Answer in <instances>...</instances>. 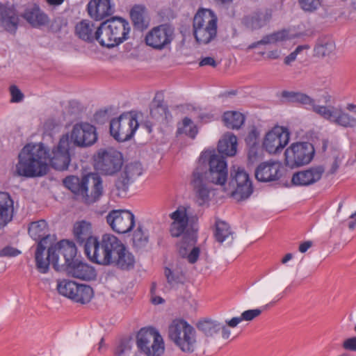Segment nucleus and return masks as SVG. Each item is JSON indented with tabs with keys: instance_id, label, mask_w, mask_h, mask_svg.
<instances>
[{
	"instance_id": "1",
	"label": "nucleus",
	"mask_w": 356,
	"mask_h": 356,
	"mask_svg": "<svg viewBox=\"0 0 356 356\" xmlns=\"http://www.w3.org/2000/svg\"><path fill=\"white\" fill-rule=\"evenodd\" d=\"M72 146L67 134L60 138L58 145L52 149L51 156L42 143L28 144L19 154L17 172L19 175L26 177L44 175L48 171L47 161L56 170H67L71 161Z\"/></svg>"
},
{
	"instance_id": "2",
	"label": "nucleus",
	"mask_w": 356,
	"mask_h": 356,
	"mask_svg": "<svg viewBox=\"0 0 356 356\" xmlns=\"http://www.w3.org/2000/svg\"><path fill=\"white\" fill-rule=\"evenodd\" d=\"M227 177V165L223 156L211 152H202L191 179L197 204L202 206L209 200L208 182L222 186Z\"/></svg>"
},
{
	"instance_id": "3",
	"label": "nucleus",
	"mask_w": 356,
	"mask_h": 356,
	"mask_svg": "<svg viewBox=\"0 0 356 356\" xmlns=\"http://www.w3.org/2000/svg\"><path fill=\"white\" fill-rule=\"evenodd\" d=\"M63 183L72 193L81 196L87 204L96 202L103 193L102 180L97 173H88L81 179L77 176H67Z\"/></svg>"
},
{
	"instance_id": "4",
	"label": "nucleus",
	"mask_w": 356,
	"mask_h": 356,
	"mask_svg": "<svg viewBox=\"0 0 356 356\" xmlns=\"http://www.w3.org/2000/svg\"><path fill=\"white\" fill-rule=\"evenodd\" d=\"M28 232L33 240L38 241L35 253L37 269L41 273H47L49 270V262L48 259L44 260V252L55 238L49 234L48 225L44 220L32 222L29 226Z\"/></svg>"
},
{
	"instance_id": "5",
	"label": "nucleus",
	"mask_w": 356,
	"mask_h": 356,
	"mask_svg": "<svg viewBox=\"0 0 356 356\" xmlns=\"http://www.w3.org/2000/svg\"><path fill=\"white\" fill-rule=\"evenodd\" d=\"M168 337L184 353H192L196 348V331L183 319L172 321L168 327Z\"/></svg>"
},
{
	"instance_id": "6",
	"label": "nucleus",
	"mask_w": 356,
	"mask_h": 356,
	"mask_svg": "<svg viewBox=\"0 0 356 356\" xmlns=\"http://www.w3.org/2000/svg\"><path fill=\"white\" fill-rule=\"evenodd\" d=\"M77 249L75 244L68 240H61L54 245H50L47 250V256L44 260H47L49 265L59 271L76 261Z\"/></svg>"
},
{
	"instance_id": "7",
	"label": "nucleus",
	"mask_w": 356,
	"mask_h": 356,
	"mask_svg": "<svg viewBox=\"0 0 356 356\" xmlns=\"http://www.w3.org/2000/svg\"><path fill=\"white\" fill-rule=\"evenodd\" d=\"M136 346L140 353L145 356H162L165 351L163 339L152 327L141 328L136 334Z\"/></svg>"
},
{
	"instance_id": "8",
	"label": "nucleus",
	"mask_w": 356,
	"mask_h": 356,
	"mask_svg": "<svg viewBox=\"0 0 356 356\" xmlns=\"http://www.w3.org/2000/svg\"><path fill=\"white\" fill-rule=\"evenodd\" d=\"M130 24H99L97 29L98 42L102 47L113 48L128 38Z\"/></svg>"
},
{
	"instance_id": "9",
	"label": "nucleus",
	"mask_w": 356,
	"mask_h": 356,
	"mask_svg": "<svg viewBox=\"0 0 356 356\" xmlns=\"http://www.w3.org/2000/svg\"><path fill=\"white\" fill-rule=\"evenodd\" d=\"M116 236L113 234H104L102 240L95 239L89 246L88 251L84 250L86 255L93 263L108 266L111 261L112 252Z\"/></svg>"
},
{
	"instance_id": "10",
	"label": "nucleus",
	"mask_w": 356,
	"mask_h": 356,
	"mask_svg": "<svg viewBox=\"0 0 356 356\" xmlns=\"http://www.w3.org/2000/svg\"><path fill=\"white\" fill-rule=\"evenodd\" d=\"M122 154L113 149H99L95 157V167L102 174L114 175L123 165Z\"/></svg>"
},
{
	"instance_id": "11",
	"label": "nucleus",
	"mask_w": 356,
	"mask_h": 356,
	"mask_svg": "<svg viewBox=\"0 0 356 356\" xmlns=\"http://www.w3.org/2000/svg\"><path fill=\"white\" fill-rule=\"evenodd\" d=\"M136 118L131 113H123L110 122L111 135L118 142L130 140L138 127Z\"/></svg>"
},
{
	"instance_id": "12",
	"label": "nucleus",
	"mask_w": 356,
	"mask_h": 356,
	"mask_svg": "<svg viewBox=\"0 0 356 356\" xmlns=\"http://www.w3.org/2000/svg\"><path fill=\"white\" fill-rule=\"evenodd\" d=\"M229 185L233 188L232 196L237 201L248 198L253 192L249 175L240 167L233 166L231 169Z\"/></svg>"
},
{
	"instance_id": "13",
	"label": "nucleus",
	"mask_w": 356,
	"mask_h": 356,
	"mask_svg": "<svg viewBox=\"0 0 356 356\" xmlns=\"http://www.w3.org/2000/svg\"><path fill=\"white\" fill-rule=\"evenodd\" d=\"M314 147L307 142L293 143L285 150V162L291 168L308 164L314 155Z\"/></svg>"
},
{
	"instance_id": "14",
	"label": "nucleus",
	"mask_w": 356,
	"mask_h": 356,
	"mask_svg": "<svg viewBox=\"0 0 356 356\" xmlns=\"http://www.w3.org/2000/svg\"><path fill=\"white\" fill-rule=\"evenodd\" d=\"M318 31L319 30L313 26H309V27L307 28L305 31H299L295 34H290L287 29H282L264 35L259 41L250 44L248 49H254L261 44H275L278 42L294 38H313L317 34V33H318Z\"/></svg>"
},
{
	"instance_id": "15",
	"label": "nucleus",
	"mask_w": 356,
	"mask_h": 356,
	"mask_svg": "<svg viewBox=\"0 0 356 356\" xmlns=\"http://www.w3.org/2000/svg\"><path fill=\"white\" fill-rule=\"evenodd\" d=\"M113 248L111 261L109 262L108 266L122 271H129L134 269L136 258L129 248L117 237Z\"/></svg>"
},
{
	"instance_id": "16",
	"label": "nucleus",
	"mask_w": 356,
	"mask_h": 356,
	"mask_svg": "<svg viewBox=\"0 0 356 356\" xmlns=\"http://www.w3.org/2000/svg\"><path fill=\"white\" fill-rule=\"evenodd\" d=\"M174 31L170 24H160L147 33L146 44L155 49H163L174 39Z\"/></svg>"
},
{
	"instance_id": "17",
	"label": "nucleus",
	"mask_w": 356,
	"mask_h": 356,
	"mask_svg": "<svg viewBox=\"0 0 356 356\" xmlns=\"http://www.w3.org/2000/svg\"><path fill=\"white\" fill-rule=\"evenodd\" d=\"M97 140L96 128L87 122L76 124L71 131V145L77 147H88L93 145Z\"/></svg>"
},
{
	"instance_id": "18",
	"label": "nucleus",
	"mask_w": 356,
	"mask_h": 356,
	"mask_svg": "<svg viewBox=\"0 0 356 356\" xmlns=\"http://www.w3.org/2000/svg\"><path fill=\"white\" fill-rule=\"evenodd\" d=\"M290 133L283 127H275L268 131L264 138L263 146L270 154L281 152L289 143Z\"/></svg>"
},
{
	"instance_id": "19",
	"label": "nucleus",
	"mask_w": 356,
	"mask_h": 356,
	"mask_svg": "<svg viewBox=\"0 0 356 356\" xmlns=\"http://www.w3.org/2000/svg\"><path fill=\"white\" fill-rule=\"evenodd\" d=\"M106 222L114 232L126 234L134 228L135 217L128 210H112L106 216Z\"/></svg>"
},
{
	"instance_id": "20",
	"label": "nucleus",
	"mask_w": 356,
	"mask_h": 356,
	"mask_svg": "<svg viewBox=\"0 0 356 356\" xmlns=\"http://www.w3.org/2000/svg\"><path fill=\"white\" fill-rule=\"evenodd\" d=\"M113 9L111 0H91L88 4V12L90 16L96 21L104 20L103 22H127L120 17H108L113 13Z\"/></svg>"
},
{
	"instance_id": "21",
	"label": "nucleus",
	"mask_w": 356,
	"mask_h": 356,
	"mask_svg": "<svg viewBox=\"0 0 356 356\" xmlns=\"http://www.w3.org/2000/svg\"><path fill=\"white\" fill-rule=\"evenodd\" d=\"M143 173L142 164L138 161L127 163L120 176L116 179L115 186L119 192H127L130 184Z\"/></svg>"
},
{
	"instance_id": "22",
	"label": "nucleus",
	"mask_w": 356,
	"mask_h": 356,
	"mask_svg": "<svg viewBox=\"0 0 356 356\" xmlns=\"http://www.w3.org/2000/svg\"><path fill=\"white\" fill-rule=\"evenodd\" d=\"M324 172L325 168L323 165L310 167L294 173L291 177V183L295 186H310L318 181Z\"/></svg>"
},
{
	"instance_id": "23",
	"label": "nucleus",
	"mask_w": 356,
	"mask_h": 356,
	"mask_svg": "<svg viewBox=\"0 0 356 356\" xmlns=\"http://www.w3.org/2000/svg\"><path fill=\"white\" fill-rule=\"evenodd\" d=\"M282 176V168L275 162H263L255 170V178L261 182L278 181Z\"/></svg>"
},
{
	"instance_id": "24",
	"label": "nucleus",
	"mask_w": 356,
	"mask_h": 356,
	"mask_svg": "<svg viewBox=\"0 0 356 356\" xmlns=\"http://www.w3.org/2000/svg\"><path fill=\"white\" fill-rule=\"evenodd\" d=\"M74 235L76 243L88 251L89 246L97 238L92 235L91 224L85 220L76 222L74 225Z\"/></svg>"
},
{
	"instance_id": "25",
	"label": "nucleus",
	"mask_w": 356,
	"mask_h": 356,
	"mask_svg": "<svg viewBox=\"0 0 356 356\" xmlns=\"http://www.w3.org/2000/svg\"><path fill=\"white\" fill-rule=\"evenodd\" d=\"M65 270L72 277L86 281L93 280L97 276L96 270L92 266L79 259Z\"/></svg>"
},
{
	"instance_id": "26",
	"label": "nucleus",
	"mask_w": 356,
	"mask_h": 356,
	"mask_svg": "<svg viewBox=\"0 0 356 356\" xmlns=\"http://www.w3.org/2000/svg\"><path fill=\"white\" fill-rule=\"evenodd\" d=\"M14 216V201L7 192H0V229L12 221Z\"/></svg>"
},
{
	"instance_id": "27",
	"label": "nucleus",
	"mask_w": 356,
	"mask_h": 356,
	"mask_svg": "<svg viewBox=\"0 0 356 356\" xmlns=\"http://www.w3.org/2000/svg\"><path fill=\"white\" fill-rule=\"evenodd\" d=\"M194 36L199 44H208L217 33V24H193Z\"/></svg>"
},
{
	"instance_id": "28",
	"label": "nucleus",
	"mask_w": 356,
	"mask_h": 356,
	"mask_svg": "<svg viewBox=\"0 0 356 356\" xmlns=\"http://www.w3.org/2000/svg\"><path fill=\"white\" fill-rule=\"evenodd\" d=\"M237 149V138L233 134L225 135L222 140H220L218 144V155L226 158L225 156H233L236 154ZM213 153H217L215 151H211ZM227 163V161H225Z\"/></svg>"
},
{
	"instance_id": "29",
	"label": "nucleus",
	"mask_w": 356,
	"mask_h": 356,
	"mask_svg": "<svg viewBox=\"0 0 356 356\" xmlns=\"http://www.w3.org/2000/svg\"><path fill=\"white\" fill-rule=\"evenodd\" d=\"M346 109L353 113L354 115H350L341 108H338L336 118L334 119V124L346 128L356 127V105L348 104Z\"/></svg>"
},
{
	"instance_id": "30",
	"label": "nucleus",
	"mask_w": 356,
	"mask_h": 356,
	"mask_svg": "<svg viewBox=\"0 0 356 356\" xmlns=\"http://www.w3.org/2000/svg\"><path fill=\"white\" fill-rule=\"evenodd\" d=\"M335 49V43L332 38L327 35L318 37L314 48V54L318 57L329 56Z\"/></svg>"
},
{
	"instance_id": "31",
	"label": "nucleus",
	"mask_w": 356,
	"mask_h": 356,
	"mask_svg": "<svg viewBox=\"0 0 356 356\" xmlns=\"http://www.w3.org/2000/svg\"><path fill=\"white\" fill-rule=\"evenodd\" d=\"M96 24H76L75 26V33L81 40L91 43L95 40L99 41V37L97 34L98 26Z\"/></svg>"
},
{
	"instance_id": "32",
	"label": "nucleus",
	"mask_w": 356,
	"mask_h": 356,
	"mask_svg": "<svg viewBox=\"0 0 356 356\" xmlns=\"http://www.w3.org/2000/svg\"><path fill=\"white\" fill-rule=\"evenodd\" d=\"M282 97L289 102L300 104L307 109H309L310 105H312L314 102L313 98L300 92L284 90L282 92Z\"/></svg>"
},
{
	"instance_id": "33",
	"label": "nucleus",
	"mask_w": 356,
	"mask_h": 356,
	"mask_svg": "<svg viewBox=\"0 0 356 356\" xmlns=\"http://www.w3.org/2000/svg\"><path fill=\"white\" fill-rule=\"evenodd\" d=\"M93 294V289L91 286L77 283L76 289H74L71 300L76 302L86 304L90 301Z\"/></svg>"
},
{
	"instance_id": "34",
	"label": "nucleus",
	"mask_w": 356,
	"mask_h": 356,
	"mask_svg": "<svg viewBox=\"0 0 356 356\" xmlns=\"http://www.w3.org/2000/svg\"><path fill=\"white\" fill-rule=\"evenodd\" d=\"M197 329L207 337H213L222 328V323L210 318L200 320L197 323Z\"/></svg>"
},
{
	"instance_id": "35",
	"label": "nucleus",
	"mask_w": 356,
	"mask_h": 356,
	"mask_svg": "<svg viewBox=\"0 0 356 356\" xmlns=\"http://www.w3.org/2000/svg\"><path fill=\"white\" fill-rule=\"evenodd\" d=\"M245 120V115L238 111H227L223 115L225 125L228 129H240L244 124Z\"/></svg>"
},
{
	"instance_id": "36",
	"label": "nucleus",
	"mask_w": 356,
	"mask_h": 356,
	"mask_svg": "<svg viewBox=\"0 0 356 356\" xmlns=\"http://www.w3.org/2000/svg\"><path fill=\"white\" fill-rule=\"evenodd\" d=\"M167 113H168V108L164 103L163 94L157 92L152 102L150 115L153 118H158L166 116Z\"/></svg>"
},
{
	"instance_id": "37",
	"label": "nucleus",
	"mask_w": 356,
	"mask_h": 356,
	"mask_svg": "<svg viewBox=\"0 0 356 356\" xmlns=\"http://www.w3.org/2000/svg\"><path fill=\"white\" fill-rule=\"evenodd\" d=\"M22 16L27 22H47L48 19L47 16L37 5L28 7Z\"/></svg>"
},
{
	"instance_id": "38",
	"label": "nucleus",
	"mask_w": 356,
	"mask_h": 356,
	"mask_svg": "<svg viewBox=\"0 0 356 356\" xmlns=\"http://www.w3.org/2000/svg\"><path fill=\"white\" fill-rule=\"evenodd\" d=\"M134 346V341L131 337L120 339L113 348L114 356H129Z\"/></svg>"
},
{
	"instance_id": "39",
	"label": "nucleus",
	"mask_w": 356,
	"mask_h": 356,
	"mask_svg": "<svg viewBox=\"0 0 356 356\" xmlns=\"http://www.w3.org/2000/svg\"><path fill=\"white\" fill-rule=\"evenodd\" d=\"M215 225L214 237L216 241L222 243L229 237L233 239V233L231 231L230 226L226 222L217 220Z\"/></svg>"
},
{
	"instance_id": "40",
	"label": "nucleus",
	"mask_w": 356,
	"mask_h": 356,
	"mask_svg": "<svg viewBox=\"0 0 356 356\" xmlns=\"http://www.w3.org/2000/svg\"><path fill=\"white\" fill-rule=\"evenodd\" d=\"M262 312L261 309H248L243 312L241 316L234 317L230 320L226 321V324L230 327H235L242 321H250L259 316Z\"/></svg>"
},
{
	"instance_id": "41",
	"label": "nucleus",
	"mask_w": 356,
	"mask_h": 356,
	"mask_svg": "<svg viewBox=\"0 0 356 356\" xmlns=\"http://www.w3.org/2000/svg\"><path fill=\"white\" fill-rule=\"evenodd\" d=\"M337 109L338 108L334 107L329 108L325 106L316 105L314 99L312 105H310L309 108V110H312L316 113L332 123H334Z\"/></svg>"
},
{
	"instance_id": "42",
	"label": "nucleus",
	"mask_w": 356,
	"mask_h": 356,
	"mask_svg": "<svg viewBox=\"0 0 356 356\" xmlns=\"http://www.w3.org/2000/svg\"><path fill=\"white\" fill-rule=\"evenodd\" d=\"M133 246L136 249H141L145 248L149 241L148 232L144 231L142 226L138 225L137 229L134 232Z\"/></svg>"
},
{
	"instance_id": "43",
	"label": "nucleus",
	"mask_w": 356,
	"mask_h": 356,
	"mask_svg": "<svg viewBox=\"0 0 356 356\" xmlns=\"http://www.w3.org/2000/svg\"><path fill=\"white\" fill-rule=\"evenodd\" d=\"M129 15L132 22H145L149 20L147 9L144 5H134Z\"/></svg>"
},
{
	"instance_id": "44",
	"label": "nucleus",
	"mask_w": 356,
	"mask_h": 356,
	"mask_svg": "<svg viewBox=\"0 0 356 356\" xmlns=\"http://www.w3.org/2000/svg\"><path fill=\"white\" fill-rule=\"evenodd\" d=\"M75 287H77V283L72 280L63 279L57 282L56 289L59 294L70 299H72Z\"/></svg>"
},
{
	"instance_id": "45",
	"label": "nucleus",
	"mask_w": 356,
	"mask_h": 356,
	"mask_svg": "<svg viewBox=\"0 0 356 356\" xmlns=\"http://www.w3.org/2000/svg\"><path fill=\"white\" fill-rule=\"evenodd\" d=\"M218 18L213 10L200 8L193 18V22H217Z\"/></svg>"
},
{
	"instance_id": "46",
	"label": "nucleus",
	"mask_w": 356,
	"mask_h": 356,
	"mask_svg": "<svg viewBox=\"0 0 356 356\" xmlns=\"http://www.w3.org/2000/svg\"><path fill=\"white\" fill-rule=\"evenodd\" d=\"M188 207L179 206L176 211L170 214L172 222L188 225Z\"/></svg>"
},
{
	"instance_id": "47",
	"label": "nucleus",
	"mask_w": 356,
	"mask_h": 356,
	"mask_svg": "<svg viewBox=\"0 0 356 356\" xmlns=\"http://www.w3.org/2000/svg\"><path fill=\"white\" fill-rule=\"evenodd\" d=\"M197 233L192 232H186L183 234L181 246L179 250L180 254L184 257L187 254L186 246H193L197 242Z\"/></svg>"
},
{
	"instance_id": "48",
	"label": "nucleus",
	"mask_w": 356,
	"mask_h": 356,
	"mask_svg": "<svg viewBox=\"0 0 356 356\" xmlns=\"http://www.w3.org/2000/svg\"><path fill=\"white\" fill-rule=\"evenodd\" d=\"M182 128H178V133H184L188 137L195 138L197 134V129L193 121L189 118L185 117L182 120Z\"/></svg>"
},
{
	"instance_id": "49",
	"label": "nucleus",
	"mask_w": 356,
	"mask_h": 356,
	"mask_svg": "<svg viewBox=\"0 0 356 356\" xmlns=\"http://www.w3.org/2000/svg\"><path fill=\"white\" fill-rule=\"evenodd\" d=\"M15 11L0 2V22H15Z\"/></svg>"
},
{
	"instance_id": "50",
	"label": "nucleus",
	"mask_w": 356,
	"mask_h": 356,
	"mask_svg": "<svg viewBox=\"0 0 356 356\" xmlns=\"http://www.w3.org/2000/svg\"><path fill=\"white\" fill-rule=\"evenodd\" d=\"M298 3L304 10L312 12L320 6L321 0H298Z\"/></svg>"
},
{
	"instance_id": "51",
	"label": "nucleus",
	"mask_w": 356,
	"mask_h": 356,
	"mask_svg": "<svg viewBox=\"0 0 356 356\" xmlns=\"http://www.w3.org/2000/svg\"><path fill=\"white\" fill-rule=\"evenodd\" d=\"M188 225L172 222L170 227V232L172 237H179L185 233Z\"/></svg>"
},
{
	"instance_id": "52",
	"label": "nucleus",
	"mask_w": 356,
	"mask_h": 356,
	"mask_svg": "<svg viewBox=\"0 0 356 356\" xmlns=\"http://www.w3.org/2000/svg\"><path fill=\"white\" fill-rule=\"evenodd\" d=\"M258 137L259 132L257 131V129L254 127L248 133L246 136L245 140L247 145L252 146V145H259L258 143Z\"/></svg>"
},
{
	"instance_id": "53",
	"label": "nucleus",
	"mask_w": 356,
	"mask_h": 356,
	"mask_svg": "<svg viewBox=\"0 0 356 356\" xmlns=\"http://www.w3.org/2000/svg\"><path fill=\"white\" fill-rule=\"evenodd\" d=\"M164 273L170 285L173 286L181 282L180 276L174 273L169 268H165Z\"/></svg>"
},
{
	"instance_id": "54",
	"label": "nucleus",
	"mask_w": 356,
	"mask_h": 356,
	"mask_svg": "<svg viewBox=\"0 0 356 356\" xmlns=\"http://www.w3.org/2000/svg\"><path fill=\"white\" fill-rule=\"evenodd\" d=\"M10 92L11 95V102L18 103L23 100L24 94L17 88V86L13 85L10 87Z\"/></svg>"
},
{
	"instance_id": "55",
	"label": "nucleus",
	"mask_w": 356,
	"mask_h": 356,
	"mask_svg": "<svg viewBox=\"0 0 356 356\" xmlns=\"http://www.w3.org/2000/svg\"><path fill=\"white\" fill-rule=\"evenodd\" d=\"M109 115L108 109H101L97 111L94 115L95 121L98 123L103 124L108 120Z\"/></svg>"
},
{
	"instance_id": "56",
	"label": "nucleus",
	"mask_w": 356,
	"mask_h": 356,
	"mask_svg": "<svg viewBox=\"0 0 356 356\" xmlns=\"http://www.w3.org/2000/svg\"><path fill=\"white\" fill-rule=\"evenodd\" d=\"M248 159L250 163H254L259 159V145H252L248 147Z\"/></svg>"
},
{
	"instance_id": "57",
	"label": "nucleus",
	"mask_w": 356,
	"mask_h": 356,
	"mask_svg": "<svg viewBox=\"0 0 356 356\" xmlns=\"http://www.w3.org/2000/svg\"><path fill=\"white\" fill-rule=\"evenodd\" d=\"M272 13L270 10H264L259 11L255 15V20L257 22H265L271 19Z\"/></svg>"
},
{
	"instance_id": "58",
	"label": "nucleus",
	"mask_w": 356,
	"mask_h": 356,
	"mask_svg": "<svg viewBox=\"0 0 356 356\" xmlns=\"http://www.w3.org/2000/svg\"><path fill=\"white\" fill-rule=\"evenodd\" d=\"M1 257H17L18 256L21 252L12 246L7 245L1 250Z\"/></svg>"
},
{
	"instance_id": "59",
	"label": "nucleus",
	"mask_w": 356,
	"mask_h": 356,
	"mask_svg": "<svg viewBox=\"0 0 356 356\" xmlns=\"http://www.w3.org/2000/svg\"><path fill=\"white\" fill-rule=\"evenodd\" d=\"M200 250L198 247H193L190 253L187 254V259L190 264H195L200 256Z\"/></svg>"
},
{
	"instance_id": "60",
	"label": "nucleus",
	"mask_w": 356,
	"mask_h": 356,
	"mask_svg": "<svg viewBox=\"0 0 356 356\" xmlns=\"http://www.w3.org/2000/svg\"><path fill=\"white\" fill-rule=\"evenodd\" d=\"M342 346L345 350L356 351V337L345 340Z\"/></svg>"
},
{
	"instance_id": "61",
	"label": "nucleus",
	"mask_w": 356,
	"mask_h": 356,
	"mask_svg": "<svg viewBox=\"0 0 356 356\" xmlns=\"http://www.w3.org/2000/svg\"><path fill=\"white\" fill-rule=\"evenodd\" d=\"M31 26L34 29H44L45 28L48 29L54 30L55 29L56 31L60 29V24H30Z\"/></svg>"
},
{
	"instance_id": "62",
	"label": "nucleus",
	"mask_w": 356,
	"mask_h": 356,
	"mask_svg": "<svg viewBox=\"0 0 356 356\" xmlns=\"http://www.w3.org/2000/svg\"><path fill=\"white\" fill-rule=\"evenodd\" d=\"M197 118L201 122L207 123L213 119V115L209 113L199 112Z\"/></svg>"
},
{
	"instance_id": "63",
	"label": "nucleus",
	"mask_w": 356,
	"mask_h": 356,
	"mask_svg": "<svg viewBox=\"0 0 356 356\" xmlns=\"http://www.w3.org/2000/svg\"><path fill=\"white\" fill-rule=\"evenodd\" d=\"M205 65H210L213 67H216L217 63L213 58L212 57H205L201 60L200 62V66H205Z\"/></svg>"
},
{
	"instance_id": "64",
	"label": "nucleus",
	"mask_w": 356,
	"mask_h": 356,
	"mask_svg": "<svg viewBox=\"0 0 356 356\" xmlns=\"http://www.w3.org/2000/svg\"><path fill=\"white\" fill-rule=\"evenodd\" d=\"M19 24H0V26L10 33H15Z\"/></svg>"
}]
</instances>
